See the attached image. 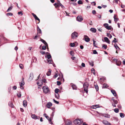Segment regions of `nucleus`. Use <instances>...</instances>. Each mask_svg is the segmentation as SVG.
I'll return each mask as SVG.
<instances>
[{
    "label": "nucleus",
    "instance_id": "obj_5",
    "mask_svg": "<svg viewBox=\"0 0 125 125\" xmlns=\"http://www.w3.org/2000/svg\"><path fill=\"white\" fill-rule=\"evenodd\" d=\"M104 26L108 30H111L112 31L113 30V29L112 27L111 26H109L108 24L105 23L104 24Z\"/></svg>",
    "mask_w": 125,
    "mask_h": 125
},
{
    "label": "nucleus",
    "instance_id": "obj_16",
    "mask_svg": "<svg viewBox=\"0 0 125 125\" xmlns=\"http://www.w3.org/2000/svg\"><path fill=\"white\" fill-rule=\"evenodd\" d=\"M102 115L105 117L107 118H109L110 117V115L108 114H103Z\"/></svg>",
    "mask_w": 125,
    "mask_h": 125
},
{
    "label": "nucleus",
    "instance_id": "obj_51",
    "mask_svg": "<svg viewBox=\"0 0 125 125\" xmlns=\"http://www.w3.org/2000/svg\"><path fill=\"white\" fill-rule=\"evenodd\" d=\"M17 96L19 97H20L21 96V93L20 92L19 94H17Z\"/></svg>",
    "mask_w": 125,
    "mask_h": 125
},
{
    "label": "nucleus",
    "instance_id": "obj_47",
    "mask_svg": "<svg viewBox=\"0 0 125 125\" xmlns=\"http://www.w3.org/2000/svg\"><path fill=\"white\" fill-rule=\"evenodd\" d=\"M113 102H114V104H117L118 103L117 101L115 100L114 99H113Z\"/></svg>",
    "mask_w": 125,
    "mask_h": 125
},
{
    "label": "nucleus",
    "instance_id": "obj_31",
    "mask_svg": "<svg viewBox=\"0 0 125 125\" xmlns=\"http://www.w3.org/2000/svg\"><path fill=\"white\" fill-rule=\"evenodd\" d=\"M94 87L96 89V91H98L99 90V87L97 85L94 86Z\"/></svg>",
    "mask_w": 125,
    "mask_h": 125
},
{
    "label": "nucleus",
    "instance_id": "obj_59",
    "mask_svg": "<svg viewBox=\"0 0 125 125\" xmlns=\"http://www.w3.org/2000/svg\"><path fill=\"white\" fill-rule=\"evenodd\" d=\"M66 125H72V124L70 122H68L66 124Z\"/></svg>",
    "mask_w": 125,
    "mask_h": 125
},
{
    "label": "nucleus",
    "instance_id": "obj_10",
    "mask_svg": "<svg viewBox=\"0 0 125 125\" xmlns=\"http://www.w3.org/2000/svg\"><path fill=\"white\" fill-rule=\"evenodd\" d=\"M102 123H103L106 125H111V124L108 122L106 120H103L102 121Z\"/></svg>",
    "mask_w": 125,
    "mask_h": 125
},
{
    "label": "nucleus",
    "instance_id": "obj_56",
    "mask_svg": "<svg viewBox=\"0 0 125 125\" xmlns=\"http://www.w3.org/2000/svg\"><path fill=\"white\" fill-rule=\"evenodd\" d=\"M92 12L93 14H94L96 13V11L95 10H93L92 11Z\"/></svg>",
    "mask_w": 125,
    "mask_h": 125
},
{
    "label": "nucleus",
    "instance_id": "obj_11",
    "mask_svg": "<svg viewBox=\"0 0 125 125\" xmlns=\"http://www.w3.org/2000/svg\"><path fill=\"white\" fill-rule=\"evenodd\" d=\"M84 40L86 42H88L90 41V39L86 35H84Z\"/></svg>",
    "mask_w": 125,
    "mask_h": 125
},
{
    "label": "nucleus",
    "instance_id": "obj_34",
    "mask_svg": "<svg viewBox=\"0 0 125 125\" xmlns=\"http://www.w3.org/2000/svg\"><path fill=\"white\" fill-rule=\"evenodd\" d=\"M120 116L122 118H123L124 117V114L121 113L120 114Z\"/></svg>",
    "mask_w": 125,
    "mask_h": 125
},
{
    "label": "nucleus",
    "instance_id": "obj_53",
    "mask_svg": "<svg viewBox=\"0 0 125 125\" xmlns=\"http://www.w3.org/2000/svg\"><path fill=\"white\" fill-rule=\"evenodd\" d=\"M42 49L43 50H45L46 49V47L45 46H42Z\"/></svg>",
    "mask_w": 125,
    "mask_h": 125
},
{
    "label": "nucleus",
    "instance_id": "obj_14",
    "mask_svg": "<svg viewBox=\"0 0 125 125\" xmlns=\"http://www.w3.org/2000/svg\"><path fill=\"white\" fill-rule=\"evenodd\" d=\"M31 117L32 118L35 119H39L40 118L39 116H37L34 115H31Z\"/></svg>",
    "mask_w": 125,
    "mask_h": 125
},
{
    "label": "nucleus",
    "instance_id": "obj_38",
    "mask_svg": "<svg viewBox=\"0 0 125 125\" xmlns=\"http://www.w3.org/2000/svg\"><path fill=\"white\" fill-rule=\"evenodd\" d=\"M6 15L7 16H8V15H9L10 16H12L13 15L12 14L11 12L8 13L6 14Z\"/></svg>",
    "mask_w": 125,
    "mask_h": 125
},
{
    "label": "nucleus",
    "instance_id": "obj_32",
    "mask_svg": "<svg viewBox=\"0 0 125 125\" xmlns=\"http://www.w3.org/2000/svg\"><path fill=\"white\" fill-rule=\"evenodd\" d=\"M102 47L104 48L105 49H106L107 48V46L105 44H103L102 46Z\"/></svg>",
    "mask_w": 125,
    "mask_h": 125
},
{
    "label": "nucleus",
    "instance_id": "obj_50",
    "mask_svg": "<svg viewBox=\"0 0 125 125\" xmlns=\"http://www.w3.org/2000/svg\"><path fill=\"white\" fill-rule=\"evenodd\" d=\"M93 45L94 46H95V47H97L96 46V45L95 44V43L96 42V41H94V40L93 41Z\"/></svg>",
    "mask_w": 125,
    "mask_h": 125
},
{
    "label": "nucleus",
    "instance_id": "obj_63",
    "mask_svg": "<svg viewBox=\"0 0 125 125\" xmlns=\"http://www.w3.org/2000/svg\"><path fill=\"white\" fill-rule=\"evenodd\" d=\"M13 88L14 90H16L17 88V87L16 86H14L13 87Z\"/></svg>",
    "mask_w": 125,
    "mask_h": 125
},
{
    "label": "nucleus",
    "instance_id": "obj_37",
    "mask_svg": "<svg viewBox=\"0 0 125 125\" xmlns=\"http://www.w3.org/2000/svg\"><path fill=\"white\" fill-rule=\"evenodd\" d=\"M88 23L90 25H92V21L90 20H88Z\"/></svg>",
    "mask_w": 125,
    "mask_h": 125
},
{
    "label": "nucleus",
    "instance_id": "obj_62",
    "mask_svg": "<svg viewBox=\"0 0 125 125\" xmlns=\"http://www.w3.org/2000/svg\"><path fill=\"white\" fill-rule=\"evenodd\" d=\"M40 52L42 53V55L44 54L45 53V52L44 51H42V52Z\"/></svg>",
    "mask_w": 125,
    "mask_h": 125
},
{
    "label": "nucleus",
    "instance_id": "obj_21",
    "mask_svg": "<svg viewBox=\"0 0 125 125\" xmlns=\"http://www.w3.org/2000/svg\"><path fill=\"white\" fill-rule=\"evenodd\" d=\"M111 91L115 96H116V94L115 91L113 90H111Z\"/></svg>",
    "mask_w": 125,
    "mask_h": 125
},
{
    "label": "nucleus",
    "instance_id": "obj_60",
    "mask_svg": "<svg viewBox=\"0 0 125 125\" xmlns=\"http://www.w3.org/2000/svg\"><path fill=\"white\" fill-rule=\"evenodd\" d=\"M58 76V74L57 73H56L53 76V77L56 78Z\"/></svg>",
    "mask_w": 125,
    "mask_h": 125
},
{
    "label": "nucleus",
    "instance_id": "obj_36",
    "mask_svg": "<svg viewBox=\"0 0 125 125\" xmlns=\"http://www.w3.org/2000/svg\"><path fill=\"white\" fill-rule=\"evenodd\" d=\"M72 87L73 89H76L77 87L75 85H72Z\"/></svg>",
    "mask_w": 125,
    "mask_h": 125
},
{
    "label": "nucleus",
    "instance_id": "obj_39",
    "mask_svg": "<svg viewBox=\"0 0 125 125\" xmlns=\"http://www.w3.org/2000/svg\"><path fill=\"white\" fill-rule=\"evenodd\" d=\"M108 86V85L107 84H104L103 86V88H105Z\"/></svg>",
    "mask_w": 125,
    "mask_h": 125
},
{
    "label": "nucleus",
    "instance_id": "obj_4",
    "mask_svg": "<svg viewBox=\"0 0 125 125\" xmlns=\"http://www.w3.org/2000/svg\"><path fill=\"white\" fill-rule=\"evenodd\" d=\"M46 57L48 59L47 60L48 63L50 64L52 63L53 62L52 60L51 59V56L50 54L47 55Z\"/></svg>",
    "mask_w": 125,
    "mask_h": 125
},
{
    "label": "nucleus",
    "instance_id": "obj_52",
    "mask_svg": "<svg viewBox=\"0 0 125 125\" xmlns=\"http://www.w3.org/2000/svg\"><path fill=\"white\" fill-rule=\"evenodd\" d=\"M117 42V41L116 40V38H114V40L113 41H112V42Z\"/></svg>",
    "mask_w": 125,
    "mask_h": 125
},
{
    "label": "nucleus",
    "instance_id": "obj_49",
    "mask_svg": "<svg viewBox=\"0 0 125 125\" xmlns=\"http://www.w3.org/2000/svg\"><path fill=\"white\" fill-rule=\"evenodd\" d=\"M53 100L54 101V102L55 103H56V104H58L59 103V102H58V101H56L54 99H53Z\"/></svg>",
    "mask_w": 125,
    "mask_h": 125
},
{
    "label": "nucleus",
    "instance_id": "obj_18",
    "mask_svg": "<svg viewBox=\"0 0 125 125\" xmlns=\"http://www.w3.org/2000/svg\"><path fill=\"white\" fill-rule=\"evenodd\" d=\"M105 41L109 44L110 43V41L108 39L107 37H105L104 38Z\"/></svg>",
    "mask_w": 125,
    "mask_h": 125
},
{
    "label": "nucleus",
    "instance_id": "obj_2",
    "mask_svg": "<svg viewBox=\"0 0 125 125\" xmlns=\"http://www.w3.org/2000/svg\"><path fill=\"white\" fill-rule=\"evenodd\" d=\"M42 89L43 92L45 94L47 93L50 92L49 88L46 86H43Z\"/></svg>",
    "mask_w": 125,
    "mask_h": 125
},
{
    "label": "nucleus",
    "instance_id": "obj_61",
    "mask_svg": "<svg viewBox=\"0 0 125 125\" xmlns=\"http://www.w3.org/2000/svg\"><path fill=\"white\" fill-rule=\"evenodd\" d=\"M18 14L19 15H20L21 14V15H22L23 14L22 13V12L21 11L19 12H18Z\"/></svg>",
    "mask_w": 125,
    "mask_h": 125
},
{
    "label": "nucleus",
    "instance_id": "obj_7",
    "mask_svg": "<svg viewBox=\"0 0 125 125\" xmlns=\"http://www.w3.org/2000/svg\"><path fill=\"white\" fill-rule=\"evenodd\" d=\"M44 116H45L49 121V123L50 124H52V120L51 118H50L46 114L44 113L43 114Z\"/></svg>",
    "mask_w": 125,
    "mask_h": 125
},
{
    "label": "nucleus",
    "instance_id": "obj_30",
    "mask_svg": "<svg viewBox=\"0 0 125 125\" xmlns=\"http://www.w3.org/2000/svg\"><path fill=\"white\" fill-rule=\"evenodd\" d=\"M107 36L110 39L112 37V35L109 33H107Z\"/></svg>",
    "mask_w": 125,
    "mask_h": 125
},
{
    "label": "nucleus",
    "instance_id": "obj_17",
    "mask_svg": "<svg viewBox=\"0 0 125 125\" xmlns=\"http://www.w3.org/2000/svg\"><path fill=\"white\" fill-rule=\"evenodd\" d=\"M121 62L118 60H116V64L118 66H120L121 65Z\"/></svg>",
    "mask_w": 125,
    "mask_h": 125
},
{
    "label": "nucleus",
    "instance_id": "obj_3",
    "mask_svg": "<svg viewBox=\"0 0 125 125\" xmlns=\"http://www.w3.org/2000/svg\"><path fill=\"white\" fill-rule=\"evenodd\" d=\"M88 83L87 82L84 83L83 85V87L84 88V90L86 93L88 92L87 89L88 86Z\"/></svg>",
    "mask_w": 125,
    "mask_h": 125
},
{
    "label": "nucleus",
    "instance_id": "obj_35",
    "mask_svg": "<svg viewBox=\"0 0 125 125\" xmlns=\"http://www.w3.org/2000/svg\"><path fill=\"white\" fill-rule=\"evenodd\" d=\"M59 90L58 88H56L55 90V92L56 93H58Z\"/></svg>",
    "mask_w": 125,
    "mask_h": 125
},
{
    "label": "nucleus",
    "instance_id": "obj_57",
    "mask_svg": "<svg viewBox=\"0 0 125 125\" xmlns=\"http://www.w3.org/2000/svg\"><path fill=\"white\" fill-rule=\"evenodd\" d=\"M42 82L44 83H46V80L45 79H43L42 80Z\"/></svg>",
    "mask_w": 125,
    "mask_h": 125
},
{
    "label": "nucleus",
    "instance_id": "obj_64",
    "mask_svg": "<svg viewBox=\"0 0 125 125\" xmlns=\"http://www.w3.org/2000/svg\"><path fill=\"white\" fill-rule=\"evenodd\" d=\"M55 7L56 8L59 7V5L58 4H56V6H55Z\"/></svg>",
    "mask_w": 125,
    "mask_h": 125
},
{
    "label": "nucleus",
    "instance_id": "obj_48",
    "mask_svg": "<svg viewBox=\"0 0 125 125\" xmlns=\"http://www.w3.org/2000/svg\"><path fill=\"white\" fill-rule=\"evenodd\" d=\"M57 84L58 85H60L61 84V83L60 82L58 81L57 82Z\"/></svg>",
    "mask_w": 125,
    "mask_h": 125
},
{
    "label": "nucleus",
    "instance_id": "obj_29",
    "mask_svg": "<svg viewBox=\"0 0 125 125\" xmlns=\"http://www.w3.org/2000/svg\"><path fill=\"white\" fill-rule=\"evenodd\" d=\"M51 73V70H49L48 72L46 73V75L48 76L50 75Z\"/></svg>",
    "mask_w": 125,
    "mask_h": 125
},
{
    "label": "nucleus",
    "instance_id": "obj_41",
    "mask_svg": "<svg viewBox=\"0 0 125 125\" xmlns=\"http://www.w3.org/2000/svg\"><path fill=\"white\" fill-rule=\"evenodd\" d=\"M78 3L79 4H83L82 1L81 0H79L78 2Z\"/></svg>",
    "mask_w": 125,
    "mask_h": 125
},
{
    "label": "nucleus",
    "instance_id": "obj_24",
    "mask_svg": "<svg viewBox=\"0 0 125 125\" xmlns=\"http://www.w3.org/2000/svg\"><path fill=\"white\" fill-rule=\"evenodd\" d=\"M37 33H42V31L39 28V27H38L37 28Z\"/></svg>",
    "mask_w": 125,
    "mask_h": 125
},
{
    "label": "nucleus",
    "instance_id": "obj_19",
    "mask_svg": "<svg viewBox=\"0 0 125 125\" xmlns=\"http://www.w3.org/2000/svg\"><path fill=\"white\" fill-rule=\"evenodd\" d=\"M40 41L41 42H42L43 43L44 45H45L46 46H48V44L45 41H44V40L42 39H41Z\"/></svg>",
    "mask_w": 125,
    "mask_h": 125
},
{
    "label": "nucleus",
    "instance_id": "obj_13",
    "mask_svg": "<svg viewBox=\"0 0 125 125\" xmlns=\"http://www.w3.org/2000/svg\"><path fill=\"white\" fill-rule=\"evenodd\" d=\"M24 78L22 79L21 82L20 83V87H22L24 84Z\"/></svg>",
    "mask_w": 125,
    "mask_h": 125
},
{
    "label": "nucleus",
    "instance_id": "obj_6",
    "mask_svg": "<svg viewBox=\"0 0 125 125\" xmlns=\"http://www.w3.org/2000/svg\"><path fill=\"white\" fill-rule=\"evenodd\" d=\"M78 34L76 32L73 33L72 34V39H75L78 37Z\"/></svg>",
    "mask_w": 125,
    "mask_h": 125
},
{
    "label": "nucleus",
    "instance_id": "obj_45",
    "mask_svg": "<svg viewBox=\"0 0 125 125\" xmlns=\"http://www.w3.org/2000/svg\"><path fill=\"white\" fill-rule=\"evenodd\" d=\"M38 85L41 86L42 84V82H41V83H39V82H38L37 83Z\"/></svg>",
    "mask_w": 125,
    "mask_h": 125
},
{
    "label": "nucleus",
    "instance_id": "obj_23",
    "mask_svg": "<svg viewBox=\"0 0 125 125\" xmlns=\"http://www.w3.org/2000/svg\"><path fill=\"white\" fill-rule=\"evenodd\" d=\"M90 30L93 32H95L96 31V29L93 28H91L90 29Z\"/></svg>",
    "mask_w": 125,
    "mask_h": 125
},
{
    "label": "nucleus",
    "instance_id": "obj_42",
    "mask_svg": "<svg viewBox=\"0 0 125 125\" xmlns=\"http://www.w3.org/2000/svg\"><path fill=\"white\" fill-rule=\"evenodd\" d=\"M71 46L72 47H74L75 46V44L74 43H70Z\"/></svg>",
    "mask_w": 125,
    "mask_h": 125
},
{
    "label": "nucleus",
    "instance_id": "obj_9",
    "mask_svg": "<svg viewBox=\"0 0 125 125\" xmlns=\"http://www.w3.org/2000/svg\"><path fill=\"white\" fill-rule=\"evenodd\" d=\"M77 20L79 21H81L83 20V18L82 16H78L77 18Z\"/></svg>",
    "mask_w": 125,
    "mask_h": 125
},
{
    "label": "nucleus",
    "instance_id": "obj_44",
    "mask_svg": "<svg viewBox=\"0 0 125 125\" xmlns=\"http://www.w3.org/2000/svg\"><path fill=\"white\" fill-rule=\"evenodd\" d=\"M89 64L91 66H94L93 62L92 61L91 62H89Z\"/></svg>",
    "mask_w": 125,
    "mask_h": 125
},
{
    "label": "nucleus",
    "instance_id": "obj_40",
    "mask_svg": "<svg viewBox=\"0 0 125 125\" xmlns=\"http://www.w3.org/2000/svg\"><path fill=\"white\" fill-rule=\"evenodd\" d=\"M59 5L61 6L62 8H64V7L63 5L60 2V1H59Z\"/></svg>",
    "mask_w": 125,
    "mask_h": 125
},
{
    "label": "nucleus",
    "instance_id": "obj_12",
    "mask_svg": "<svg viewBox=\"0 0 125 125\" xmlns=\"http://www.w3.org/2000/svg\"><path fill=\"white\" fill-rule=\"evenodd\" d=\"M32 16L34 17V18L36 20H38L39 21V22L40 21V20L37 17V16H36V15L35 14H34L33 13H32Z\"/></svg>",
    "mask_w": 125,
    "mask_h": 125
},
{
    "label": "nucleus",
    "instance_id": "obj_1",
    "mask_svg": "<svg viewBox=\"0 0 125 125\" xmlns=\"http://www.w3.org/2000/svg\"><path fill=\"white\" fill-rule=\"evenodd\" d=\"M83 121L82 119H77L74 121V123L76 125H80L82 123Z\"/></svg>",
    "mask_w": 125,
    "mask_h": 125
},
{
    "label": "nucleus",
    "instance_id": "obj_28",
    "mask_svg": "<svg viewBox=\"0 0 125 125\" xmlns=\"http://www.w3.org/2000/svg\"><path fill=\"white\" fill-rule=\"evenodd\" d=\"M55 97L57 99H59L60 97L58 93H56L55 94Z\"/></svg>",
    "mask_w": 125,
    "mask_h": 125
},
{
    "label": "nucleus",
    "instance_id": "obj_43",
    "mask_svg": "<svg viewBox=\"0 0 125 125\" xmlns=\"http://www.w3.org/2000/svg\"><path fill=\"white\" fill-rule=\"evenodd\" d=\"M73 51H71L70 52V54L72 56H73L74 54L73 53Z\"/></svg>",
    "mask_w": 125,
    "mask_h": 125
},
{
    "label": "nucleus",
    "instance_id": "obj_27",
    "mask_svg": "<svg viewBox=\"0 0 125 125\" xmlns=\"http://www.w3.org/2000/svg\"><path fill=\"white\" fill-rule=\"evenodd\" d=\"M13 8V6H11L10 7H9L7 10V12H8L10 11Z\"/></svg>",
    "mask_w": 125,
    "mask_h": 125
},
{
    "label": "nucleus",
    "instance_id": "obj_25",
    "mask_svg": "<svg viewBox=\"0 0 125 125\" xmlns=\"http://www.w3.org/2000/svg\"><path fill=\"white\" fill-rule=\"evenodd\" d=\"M8 104L9 106H10L12 108H13V107L14 105L12 103H11V102H9Z\"/></svg>",
    "mask_w": 125,
    "mask_h": 125
},
{
    "label": "nucleus",
    "instance_id": "obj_54",
    "mask_svg": "<svg viewBox=\"0 0 125 125\" xmlns=\"http://www.w3.org/2000/svg\"><path fill=\"white\" fill-rule=\"evenodd\" d=\"M81 65L83 67H85V64L83 63H82Z\"/></svg>",
    "mask_w": 125,
    "mask_h": 125
},
{
    "label": "nucleus",
    "instance_id": "obj_26",
    "mask_svg": "<svg viewBox=\"0 0 125 125\" xmlns=\"http://www.w3.org/2000/svg\"><path fill=\"white\" fill-rule=\"evenodd\" d=\"M114 18L115 22H116L118 21V19L117 18L116 16L115 15H114Z\"/></svg>",
    "mask_w": 125,
    "mask_h": 125
},
{
    "label": "nucleus",
    "instance_id": "obj_15",
    "mask_svg": "<svg viewBox=\"0 0 125 125\" xmlns=\"http://www.w3.org/2000/svg\"><path fill=\"white\" fill-rule=\"evenodd\" d=\"M52 105V103L50 102H49L47 103L46 104V106L48 108H49Z\"/></svg>",
    "mask_w": 125,
    "mask_h": 125
},
{
    "label": "nucleus",
    "instance_id": "obj_33",
    "mask_svg": "<svg viewBox=\"0 0 125 125\" xmlns=\"http://www.w3.org/2000/svg\"><path fill=\"white\" fill-rule=\"evenodd\" d=\"M114 112L116 113H118L119 112V110L118 108H115L114 109Z\"/></svg>",
    "mask_w": 125,
    "mask_h": 125
},
{
    "label": "nucleus",
    "instance_id": "obj_55",
    "mask_svg": "<svg viewBox=\"0 0 125 125\" xmlns=\"http://www.w3.org/2000/svg\"><path fill=\"white\" fill-rule=\"evenodd\" d=\"M93 53L94 54H96L97 53V52L96 50H94L93 51Z\"/></svg>",
    "mask_w": 125,
    "mask_h": 125
},
{
    "label": "nucleus",
    "instance_id": "obj_58",
    "mask_svg": "<svg viewBox=\"0 0 125 125\" xmlns=\"http://www.w3.org/2000/svg\"><path fill=\"white\" fill-rule=\"evenodd\" d=\"M115 47V48L117 50H118V49H119V47L117 45H114Z\"/></svg>",
    "mask_w": 125,
    "mask_h": 125
},
{
    "label": "nucleus",
    "instance_id": "obj_46",
    "mask_svg": "<svg viewBox=\"0 0 125 125\" xmlns=\"http://www.w3.org/2000/svg\"><path fill=\"white\" fill-rule=\"evenodd\" d=\"M19 66L20 68L21 69H22L23 68V65L21 64H20L19 65Z\"/></svg>",
    "mask_w": 125,
    "mask_h": 125
},
{
    "label": "nucleus",
    "instance_id": "obj_8",
    "mask_svg": "<svg viewBox=\"0 0 125 125\" xmlns=\"http://www.w3.org/2000/svg\"><path fill=\"white\" fill-rule=\"evenodd\" d=\"M33 78V75L32 73H31L30 74V77L29 78L28 80L30 81H31Z\"/></svg>",
    "mask_w": 125,
    "mask_h": 125
},
{
    "label": "nucleus",
    "instance_id": "obj_20",
    "mask_svg": "<svg viewBox=\"0 0 125 125\" xmlns=\"http://www.w3.org/2000/svg\"><path fill=\"white\" fill-rule=\"evenodd\" d=\"M100 107L98 105H96L92 106L91 107V108L93 109H96L98 107Z\"/></svg>",
    "mask_w": 125,
    "mask_h": 125
},
{
    "label": "nucleus",
    "instance_id": "obj_22",
    "mask_svg": "<svg viewBox=\"0 0 125 125\" xmlns=\"http://www.w3.org/2000/svg\"><path fill=\"white\" fill-rule=\"evenodd\" d=\"M23 105L25 107L27 106V101L26 100H24L23 102Z\"/></svg>",
    "mask_w": 125,
    "mask_h": 125
}]
</instances>
